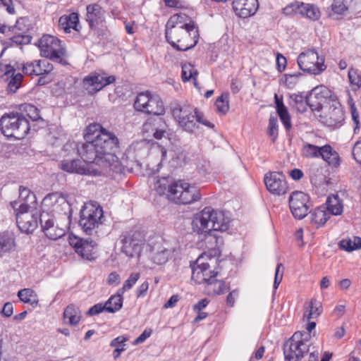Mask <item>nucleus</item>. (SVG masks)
<instances>
[{
  "label": "nucleus",
  "instance_id": "obj_4",
  "mask_svg": "<svg viewBox=\"0 0 361 361\" xmlns=\"http://www.w3.org/2000/svg\"><path fill=\"white\" fill-rule=\"evenodd\" d=\"M171 113L178 126L190 133H195L200 123L209 128H214L213 123L204 118L202 113L193 107L176 104L173 106Z\"/></svg>",
  "mask_w": 361,
  "mask_h": 361
},
{
  "label": "nucleus",
  "instance_id": "obj_42",
  "mask_svg": "<svg viewBox=\"0 0 361 361\" xmlns=\"http://www.w3.org/2000/svg\"><path fill=\"white\" fill-rule=\"evenodd\" d=\"M290 104L300 112H304L307 110V106L310 105L313 107V102L309 101V96L303 97L302 94H293L290 95Z\"/></svg>",
  "mask_w": 361,
  "mask_h": 361
},
{
  "label": "nucleus",
  "instance_id": "obj_45",
  "mask_svg": "<svg viewBox=\"0 0 361 361\" xmlns=\"http://www.w3.org/2000/svg\"><path fill=\"white\" fill-rule=\"evenodd\" d=\"M197 71L194 66L190 63H185L182 65L181 78L183 82L189 81L192 79L196 85V77Z\"/></svg>",
  "mask_w": 361,
  "mask_h": 361
},
{
  "label": "nucleus",
  "instance_id": "obj_63",
  "mask_svg": "<svg viewBox=\"0 0 361 361\" xmlns=\"http://www.w3.org/2000/svg\"><path fill=\"white\" fill-rule=\"evenodd\" d=\"M212 286H214L213 290L216 294L220 295L224 292L225 284L222 281H219L215 278Z\"/></svg>",
  "mask_w": 361,
  "mask_h": 361
},
{
  "label": "nucleus",
  "instance_id": "obj_36",
  "mask_svg": "<svg viewBox=\"0 0 361 361\" xmlns=\"http://www.w3.org/2000/svg\"><path fill=\"white\" fill-rule=\"evenodd\" d=\"M322 312V305L315 299L307 302L304 307L303 317L307 320L318 317Z\"/></svg>",
  "mask_w": 361,
  "mask_h": 361
},
{
  "label": "nucleus",
  "instance_id": "obj_7",
  "mask_svg": "<svg viewBox=\"0 0 361 361\" xmlns=\"http://www.w3.org/2000/svg\"><path fill=\"white\" fill-rule=\"evenodd\" d=\"M311 335L308 332H295L286 342L283 353L287 361H298L309 351L308 342Z\"/></svg>",
  "mask_w": 361,
  "mask_h": 361
},
{
  "label": "nucleus",
  "instance_id": "obj_8",
  "mask_svg": "<svg viewBox=\"0 0 361 361\" xmlns=\"http://www.w3.org/2000/svg\"><path fill=\"white\" fill-rule=\"evenodd\" d=\"M134 108L136 111L148 114L157 116L165 113V106L161 98L149 92L139 93L134 102Z\"/></svg>",
  "mask_w": 361,
  "mask_h": 361
},
{
  "label": "nucleus",
  "instance_id": "obj_35",
  "mask_svg": "<svg viewBox=\"0 0 361 361\" xmlns=\"http://www.w3.org/2000/svg\"><path fill=\"white\" fill-rule=\"evenodd\" d=\"M326 204V211L329 214V216H337L342 214L343 205L338 195H332L329 196Z\"/></svg>",
  "mask_w": 361,
  "mask_h": 361
},
{
  "label": "nucleus",
  "instance_id": "obj_5",
  "mask_svg": "<svg viewBox=\"0 0 361 361\" xmlns=\"http://www.w3.org/2000/svg\"><path fill=\"white\" fill-rule=\"evenodd\" d=\"M30 129L29 122L22 113L4 114L0 118V130L8 137L21 140L27 135Z\"/></svg>",
  "mask_w": 361,
  "mask_h": 361
},
{
  "label": "nucleus",
  "instance_id": "obj_21",
  "mask_svg": "<svg viewBox=\"0 0 361 361\" xmlns=\"http://www.w3.org/2000/svg\"><path fill=\"white\" fill-rule=\"evenodd\" d=\"M43 204L50 207L51 212L59 214H63L67 216L71 210V206L67 200L58 193H51L47 195L43 200Z\"/></svg>",
  "mask_w": 361,
  "mask_h": 361
},
{
  "label": "nucleus",
  "instance_id": "obj_19",
  "mask_svg": "<svg viewBox=\"0 0 361 361\" xmlns=\"http://www.w3.org/2000/svg\"><path fill=\"white\" fill-rule=\"evenodd\" d=\"M70 245L75 249V251L83 259L92 260L94 259L95 243L91 239L84 240L76 236L69 238Z\"/></svg>",
  "mask_w": 361,
  "mask_h": 361
},
{
  "label": "nucleus",
  "instance_id": "obj_61",
  "mask_svg": "<svg viewBox=\"0 0 361 361\" xmlns=\"http://www.w3.org/2000/svg\"><path fill=\"white\" fill-rule=\"evenodd\" d=\"M348 78L351 85H355L357 88L361 87V76L357 74L355 71H349Z\"/></svg>",
  "mask_w": 361,
  "mask_h": 361
},
{
  "label": "nucleus",
  "instance_id": "obj_26",
  "mask_svg": "<svg viewBox=\"0 0 361 361\" xmlns=\"http://www.w3.org/2000/svg\"><path fill=\"white\" fill-rule=\"evenodd\" d=\"M0 71L6 75H10V80L7 85V90L11 93H15L20 87L23 76L21 73H16V69L9 63H0Z\"/></svg>",
  "mask_w": 361,
  "mask_h": 361
},
{
  "label": "nucleus",
  "instance_id": "obj_25",
  "mask_svg": "<svg viewBox=\"0 0 361 361\" xmlns=\"http://www.w3.org/2000/svg\"><path fill=\"white\" fill-rule=\"evenodd\" d=\"M59 168L70 173L88 175L91 173L90 166L82 164L80 159L66 158L61 160L59 164Z\"/></svg>",
  "mask_w": 361,
  "mask_h": 361
},
{
  "label": "nucleus",
  "instance_id": "obj_64",
  "mask_svg": "<svg viewBox=\"0 0 361 361\" xmlns=\"http://www.w3.org/2000/svg\"><path fill=\"white\" fill-rule=\"evenodd\" d=\"M166 124L163 120L161 123L159 124V127L157 128V129L152 133V135L156 139H161L166 133Z\"/></svg>",
  "mask_w": 361,
  "mask_h": 361
},
{
  "label": "nucleus",
  "instance_id": "obj_1",
  "mask_svg": "<svg viewBox=\"0 0 361 361\" xmlns=\"http://www.w3.org/2000/svg\"><path fill=\"white\" fill-rule=\"evenodd\" d=\"M167 42L178 51H187L197 43L198 31L194 22L185 13L172 16L166 23Z\"/></svg>",
  "mask_w": 361,
  "mask_h": 361
},
{
  "label": "nucleus",
  "instance_id": "obj_40",
  "mask_svg": "<svg viewBox=\"0 0 361 361\" xmlns=\"http://www.w3.org/2000/svg\"><path fill=\"white\" fill-rule=\"evenodd\" d=\"M341 250L352 252L361 248V238L357 236L347 237L338 243Z\"/></svg>",
  "mask_w": 361,
  "mask_h": 361
},
{
  "label": "nucleus",
  "instance_id": "obj_53",
  "mask_svg": "<svg viewBox=\"0 0 361 361\" xmlns=\"http://www.w3.org/2000/svg\"><path fill=\"white\" fill-rule=\"evenodd\" d=\"M268 134L271 137L273 142L276 140L278 136V125L276 118L271 117L269 120Z\"/></svg>",
  "mask_w": 361,
  "mask_h": 361
},
{
  "label": "nucleus",
  "instance_id": "obj_41",
  "mask_svg": "<svg viewBox=\"0 0 361 361\" xmlns=\"http://www.w3.org/2000/svg\"><path fill=\"white\" fill-rule=\"evenodd\" d=\"M300 14L312 20L319 19L321 13L317 6L314 4L301 3Z\"/></svg>",
  "mask_w": 361,
  "mask_h": 361
},
{
  "label": "nucleus",
  "instance_id": "obj_28",
  "mask_svg": "<svg viewBox=\"0 0 361 361\" xmlns=\"http://www.w3.org/2000/svg\"><path fill=\"white\" fill-rule=\"evenodd\" d=\"M177 180L172 177H154L153 178V189L159 195H167L169 200L171 197L172 188Z\"/></svg>",
  "mask_w": 361,
  "mask_h": 361
},
{
  "label": "nucleus",
  "instance_id": "obj_32",
  "mask_svg": "<svg viewBox=\"0 0 361 361\" xmlns=\"http://www.w3.org/2000/svg\"><path fill=\"white\" fill-rule=\"evenodd\" d=\"M331 97V91L324 85H320L312 90L309 94V101L316 102L314 104L315 109L320 106L322 103L327 98Z\"/></svg>",
  "mask_w": 361,
  "mask_h": 361
},
{
  "label": "nucleus",
  "instance_id": "obj_23",
  "mask_svg": "<svg viewBox=\"0 0 361 361\" xmlns=\"http://www.w3.org/2000/svg\"><path fill=\"white\" fill-rule=\"evenodd\" d=\"M233 9L240 18H248L255 14L258 8L257 0H233Z\"/></svg>",
  "mask_w": 361,
  "mask_h": 361
},
{
  "label": "nucleus",
  "instance_id": "obj_37",
  "mask_svg": "<svg viewBox=\"0 0 361 361\" xmlns=\"http://www.w3.org/2000/svg\"><path fill=\"white\" fill-rule=\"evenodd\" d=\"M275 102L276 111L279 116L286 130H290L292 127L290 117L287 108L283 104L282 99H279L277 94H275Z\"/></svg>",
  "mask_w": 361,
  "mask_h": 361
},
{
  "label": "nucleus",
  "instance_id": "obj_43",
  "mask_svg": "<svg viewBox=\"0 0 361 361\" xmlns=\"http://www.w3.org/2000/svg\"><path fill=\"white\" fill-rule=\"evenodd\" d=\"M18 296L20 300L25 302L29 303L32 307L38 305V298L36 293L30 288H24L18 291Z\"/></svg>",
  "mask_w": 361,
  "mask_h": 361
},
{
  "label": "nucleus",
  "instance_id": "obj_2",
  "mask_svg": "<svg viewBox=\"0 0 361 361\" xmlns=\"http://www.w3.org/2000/svg\"><path fill=\"white\" fill-rule=\"evenodd\" d=\"M107 135L96 139L94 141L78 142V154L85 164L95 163L104 167H111L118 161L115 153L119 147L114 145Z\"/></svg>",
  "mask_w": 361,
  "mask_h": 361
},
{
  "label": "nucleus",
  "instance_id": "obj_10",
  "mask_svg": "<svg viewBox=\"0 0 361 361\" xmlns=\"http://www.w3.org/2000/svg\"><path fill=\"white\" fill-rule=\"evenodd\" d=\"M38 47L42 56L61 63H63V57L66 50L57 37L49 35H43L38 41Z\"/></svg>",
  "mask_w": 361,
  "mask_h": 361
},
{
  "label": "nucleus",
  "instance_id": "obj_16",
  "mask_svg": "<svg viewBox=\"0 0 361 361\" xmlns=\"http://www.w3.org/2000/svg\"><path fill=\"white\" fill-rule=\"evenodd\" d=\"M54 69L53 64L47 59H35L22 63L23 74L30 76H41L50 73Z\"/></svg>",
  "mask_w": 361,
  "mask_h": 361
},
{
  "label": "nucleus",
  "instance_id": "obj_58",
  "mask_svg": "<svg viewBox=\"0 0 361 361\" xmlns=\"http://www.w3.org/2000/svg\"><path fill=\"white\" fill-rule=\"evenodd\" d=\"M329 166L333 167H337L341 164V159L338 153L336 151H334L332 155L324 159Z\"/></svg>",
  "mask_w": 361,
  "mask_h": 361
},
{
  "label": "nucleus",
  "instance_id": "obj_57",
  "mask_svg": "<svg viewBox=\"0 0 361 361\" xmlns=\"http://www.w3.org/2000/svg\"><path fill=\"white\" fill-rule=\"evenodd\" d=\"M205 265H206V267H205V271H204V275L205 276L204 278L206 279L204 283L207 285V286H211L212 285L213 283V281L214 279L216 278V275H217V273L215 272L214 271H211L209 270V264L205 262Z\"/></svg>",
  "mask_w": 361,
  "mask_h": 361
},
{
  "label": "nucleus",
  "instance_id": "obj_38",
  "mask_svg": "<svg viewBox=\"0 0 361 361\" xmlns=\"http://www.w3.org/2000/svg\"><path fill=\"white\" fill-rule=\"evenodd\" d=\"M63 319L70 325H76L80 321V312L74 305H68L63 312Z\"/></svg>",
  "mask_w": 361,
  "mask_h": 361
},
{
  "label": "nucleus",
  "instance_id": "obj_14",
  "mask_svg": "<svg viewBox=\"0 0 361 361\" xmlns=\"http://www.w3.org/2000/svg\"><path fill=\"white\" fill-rule=\"evenodd\" d=\"M264 182L268 191L273 195H281L288 190L286 178L281 172L273 171L265 174Z\"/></svg>",
  "mask_w": 361,
  "mask_h": 361
},
{
  "label": "nucleus",
  "instance_id": "obj_27",
  "mask_svg": "<svg viewBox=\"0 0 361 361\" xmlns=\"http://www.w3.org/2000/svg\"><path fill=\"white\" fill-rule=\"evenodd\" d=\"M218 231H212L204 234V243L205 245V249L209 251V255L214 257L220 253V247L223 244L222 238L217 235ZM208 256V255H207Z\"/></svg>",
  "mask_w": 361,
  "mask_h": 361
},
{
  "label": "nucleus",
  "instance_id": "obj_24",
  "mask_svg": "<svg viewBox=\"0 0 361 361\" xmlns=\"http://www.w3.org/2000/svg\"><path fill=\"white\" fill-rule=\"evenodd\" d=\"M86 20L92 29L103 26L105 22V11L98 4L87 5L86 7Z\"/></svg>",
  "mask_w": 361,
  "mask_h": 361
},
{
  "label": "nucleus",
  "instance_id": "obj_15",
  "mask_svg": "<svg viewBox=\"0 0 361 361\" xmlns=\"http://www.w3.org/2000/svg\"><path fill=\"white\" fill-rule=\"evenodd\" d=\"M37 204V198L33 192L27 188L20 186L18 201L11 202V206L16 211L32 212Z\"/></svg>",
  "mask_w": 361,
  "mask_h": 361
},
{
  "label": "nucleus",
  "instance_id": "obj_59",
  "mask_svg": "<svg viewBox=\"0 0 361 361\" xmlns=\"http://www.w3.org/2000/svg\"><path fill=\"white\" fill-rule=\"evenodd\" d=\"M128 340L126 336H119L111 341L110 345L115 349L125 348L126 342Z\"/></svg>",
  "mask_w": 361,
  "mask_h": 361
},
{
  "label": "nucleus",
  "instance_id": "obj_12",
  "mask_svg": "<svg viewBox=\"0 0 361 361\" xmlns=\"http://www.w3.org/2000/svg\"><path fill=\"white\" fill-rule=\"evenodd\" d=\"M115 81L116 78L114 75H107L105 73L94 72L83 79V86L89 94H92Z\"/></svg>",
  "mask_w": 361,
  "mask_h": 361
},
{
  "label": "nucleus",
  "instance_id": "obj_47",
  "mask_svg": "<svg viewBox=\"0 0 361 361\" xmlns=\"http://www.w3.org/2000/svg\"><path fill=\"white\" fill-rule=\"evenodd\" d=\"M163 121L162 118H149L142 126V131L145 133L152 134Z\"/></svg>",
  "mask_w": 361,
  "mask_h": 361
},
{
  "label": "nucleus",
  "instance_id": "obj_11",
  "mask_svg": "<svg viewBox=\"0 0 361 361\" xmlns=\"http://www.w3.org/2000/svg\"><path fill=\"white\" fill-rule=\"evenodd\" d=\"M297 61L302 71L311 74L318 75L326 69L324 59L319 58L317 52L314 50L302 52Z\"/></svg>",
  "mask_w": 361,
  "mask_h": 361
},
{
  "label": "nucleus",
  "instance_id": "obj_44",
  "mask_svg": "<svg viewBox=\"0 0 361 361\" xmlns=\"http://www.w3.org/2000/svg\"><path fill=\"white\" fill-rule=\"evenodd\" d=\"M344 121V113L341 108H334L330 114L329 118V126L337 127L342 125Z\"/></svg>",
  "mask_w": 361,
  "mask_h": 361
},
{
  "label": "nucleus",
  "instance_id": "obj_30",
  "mask_svg": "<svg viewBox=\"0 0 361 361\" xmlns=\"http://www.w3.org/2000/svg\"><path fill=\"white\" fill-rule=\"evenodd\" d=\"M16 246V237L13 231L0 232V257L4 253L14 250Z\"/></svg>",
  "mask_w": 361,
  "mask_h": 361
},
{
  "label": "nucleus",
  "instance_id": "obj_39",
  "mask_svg": "<svg viewBox=\"0 0 361 361\" xmlns=\"http://www.w3.org/2000/svg\"><path fill=\"white\" fill-rule=\"evenodd\" d=\"M123 293L118 290L115 295H111L105 302L106 312L114 313L120 310L123 306Z\"/></svg>",
  "mask_w": 361,
  "mask_h": 361
},
{
  "label": "nucleus",
  "instance_id": "obj_18",
  "mask_svg": "<svg viewBox=\"0 0 361 361\" xmlns=\"http://www.w3.org/2000/svg\"><path fill=\"white\" fill-rule=\"evenodd\" d=\"M144 242L145 239L140 232H133L132 234L126 236L123 240L122 251L130 257L139 256Z\"/></svg>",
  "mask_w": 361,
  "mask_h": 361
},
{
  "label": "nucleus",
  "instance_id": "obj_34",
  "mask_svg": "<svg viewBox=\"0 0 361 361\" xmlns=\"http://www.w3.org/2000/svg\"><path fill=\"white\" fill-rule=\"evenodd\" d=\"M329 218V214L326 211L325 206L319 207L310 212V221L317 227L323 226Z\"/></svg>",
  "mask_w": 361,
  "mask_h": 361
},
{
  "label": "nucleus",
  "instance_id": "obj_33",
  "mask_svg": "<svg viewBox=\"0 0 361 361\" xmlns=\"http://www.w3.org/2000/svg\"><path fill=\"white\" fill-rule=\"evenodd\" d=\"M79 23V17L77 13H71L68 15H63L59 20V25L66 32H71V30H77V25Z\"/></svg>",
  "mask_w": 361,
  "mask_h": 361
},
{
  "label": "nucleus",
  "instance_id": "obj_62",
  "mask_svg": "<svg viewBox=\"0 0 361 361\" xmlns=\"http://www.w3.org/2000/svg\"><path fill=\"white\" fill-rule=\"evenodd\" d=\"M352 153L355 161L361 164V140L355 142Z\"/></svg>",
  "mask_w": 361,
  "mask_h": 361
},
{
  "label": "nucleus",
  "instance_id": "obj_3",
  "mask_svg": "<svg viewBox=\"0 0 361 361\" xmlns=\"http://www.w3.org/2000/svg\"><path fill=\"white\" fill-rule=\"evenodd\" d=\"M229 222V218L224 212L206 207L195 215L192 226L195 232L203 234L213 230L225 231L228 228Z\"/></svg>",
  "mask_w": 361,
  "mask_h": 361
},
{
  "label": "nucleus",
  "instance_id": "obj_56",
  "mask_svg": "<svg viewBox=\"0 0 361 361\" xmlns=\"http://www.w3.org/2000/svg\"><path fill=\"white\" fill-rule=\"evenodd\" d=\"M283 276V267L281 263H279L276 266L275 271V276L274 281V288L277 289L279 284L281 283Z\"/></svg>",
  "mask_w": 361,
  "mask_h": 361
},
{
  "label": "nucleus",
  "instance_id": "obj_52",
  "mask_svg": "<svg viewBox=\"0 0 361 361\" xmlns=\"http://www.w3.org/2000/svg\"><path fill=\"white\" fill-rule=\"evenodd\" d=\"M78 143L75 142H68L66 143L62 149L63 157L71 158V156L78 154Z\"/></svg>",
  "mask_w": 361,
  "mask_h": 361
},
{
  "label": "nucleus",
  "instance_id": "obj_31",
  "mask_svg": "<svg viewBox=\"0 0 361 361\" xmlns=\"http://www.w3.org/2000/svg\"><path fill=\"white\" fill-rule=\"evenodd\" d=\"M173 252V249L164 247L160 243H157L153 248L152 260L158 265L165 264Z\"/></svg>",
  "mask_w": 361,
  "mask_h": 361
},
{
  "label": "nucleus",
  "instance_id": "obj_46",
  "mask_svg": "<svg viewBox=\"0 0 361 361\" xmlns=\"http://www.w3.org/2000/svg\"><path fill=\"white\" fill-rule=\"evenodd\" d=\"M321 147L305 143L302 147V154L307 158H319Z\"/></svg>",
  "mask_w": 361,
  "mask_h": 361
},
{
  "label": "nucleus",
  "instance_id": "obj_9",
  "mask_svg": "<svg viewBox=\"0 0 361 361\" xmlns=\"http://www.w3.org/2000/svg\"><path fill=\"white\" fill-rule=\"evenodd\" d=\"M171 190L170 200L178 204H190L201 198L196 187L183 180H177Z\"/></svg>",
  "mask_w": 361,
  "mask_h": 361
},
{
  "label": "nucleus",
  "instance_id": "obj_48",
  "mask_svg": "<svg viewBox=\"0 0 361 361\" xmlns=\"http://www.w3.org/2000/svg\"><path fill=\"white\" fill-rule=\"evenodd\" d=\"M215 107L216 111L221 114H226L229 109L228 95V94H222L215 102Z\"/></svg>",
  "mask_w": 361,
  "mask_h": 361
},
{
  "label": "nucleus",
  "instance_id": "obj_49",
  "mask_svg": "<svg viewBox=\"0 0 361 361\" xmlns=\"http://www.w3.org/2000/svg\"><path fill=\"white\" fill-rule=\"evenodd\" d=\"M302 73L298 72L293 74H285L281 78L283 84L288 89H293L298 82Z\"/></svg>",
  "mask_w": 361,
  "mask_h": 361
},
{
  "label": "nucleus",
  "instance_id": "obj_51",
  "mask_svg": "<svg viewBox=\"0 0 361 361\" xmlns=\"http://www.w3.org/2000/svg\"><path fill=\"white\" fill-rule=\"evenodd\" d=\"M140 276V275L139 273H132L128 279L124 282L123 286L118 289L120 292L124 294L126 290L131 289L137 283Z\"/></svg>",
  "mask_w": 361,
  "mask_h": 361
},
{
  "label": "nucleus",
  "instance_id": "obj_60",
  "mask_svg": "<svg viewBox=\"0 0 361 361\" xmlns=\"http://www.w3.org/2000/svg\"><path fill=\"white\" fill-rule=\"evenodd\" d=\"M104 311H106L105 303L104 304L97 303L89 309V310L87 312V314L90 316L97 315Z\"/></svg>",
  "mask_w": 361,
  "mask_h": 361
},
{
  "label": "nucleus",
  "instance_id": "obj_20",
  "mask_svg": "<svg viewBox=\"0 0 361 361\" xmlns=\"http://www.w3.org/2000/svg\"><path fill=\"white\" fill-rule=\"evenodd\" d=\"M16 224L19 230L25 233L33 232L37 227V214L32 212L16 211Z\"/></svg>",
  "mask_w": 361,
  "mask_h": 361
},
{
  "label": "nucleus",
  "instance_id": "obj_6",
  "mask_svg": "<svg viewBox=\"0 0 361 361\" xmlns=\"http://www.w3.org/2000/svg\"><path fill=\"white\" fill-rule=\"evenodd\" d=\"M103 216V209L97 202H86L80 212L79 226L84 232L91 235L102 224Z\"/></svg>",
  "mask_w": 361,
  "mask_h": 361
},
{
  "label": "nucleus",
  "instance_id": "obj_54",
  "mask_svg": "<svg viewBox=\"0 0 361 361\" xmlns=\"http://www.w3.org/2000/svg\"><path fill=\"white\" fill-rule=\"evenodd\" d=\"M331 8L335 13H330L329 16L333 18H334L336 14L341 15L347 10V7L341 0H334L331 5Z\"/></svg>",
  "mask_w": 361,
  "mask_h": 361
},
{
  "label": "nucleus",
  "instance_id": "obj_29",
  "mask_svg": "<svg viewBox=\"0 0 361 361\" xmlns=\"http://www.w3.org/2000/svg\"><path fill=\"white\" fill-rule=\"evenodd\" d=\"M207 257V254L204 252L195 261L193 265L190 264L192 267V280L196 283L203 284L206 279L204 278V271H205V258Z\"/></svg>",
  "mask_w": 361,
  "mask_h": 361
},
{
  "label": "nucleus",
  "instance_id": "obj_22",
  "mask_svg": "<svg viewBox=\"0 0 361 361\" xmlns=\"http://www.w3.org/2000/svg\"><path fill=\"white\" fill-rule=\"evenodd\" d=\"M104 135H107L110 139L109 140L114 142V145L119 147L118 139L115 134L103 128L100 124L96 123L90 124L85 128L84 132V138L85 141L93 142L96 139L103 137Z\"/></svg>",
  "mask_w": 361,
  "mask_h": 361
},
{
  "label": "nucleus",
  "instance_id": "obj_17",
  "mask_svg": "<svg viewBox=\"0 0 361 361\" xmlns=\"http://www.w3.org/2000/svg\"><path fill=\"white\" fill-rule=\"evenodd\" d=\"M39 220L42 231L50 240H56L65 235V230L56 224L55 218L53 215L43 212L40 214Z\"/></svg>",
  "mask_w": 361,
  "mask_h": 361
},
{
  "label": "nucleus",
  "instance_id": "obj_50",
  "mask_svg": "<svg viewBox=\"0 0 361 361\" xmlns=\"http://www.w3.org/2000/svg\"><path fill=\"white\" fill-rule=\"evenodd\" d=\"M23 110L25 111L26 117H28L32 121L42 120L39 115V110L34 105L30 104H25L23 105Z\"/></svg>",
  "mask_w": 361,
  "mask_h": 361
},
{
  "label": "nucleus",
  "instance_id": "obj_13",
  "mask_svg": "<svg viewBox=\"0 0 361 361\" xmlns=\"http://www.w3.org/2000/svg\"><path fill=\"white\" fill-rule=\"evenodd\" d=\"M289 207L293 216L298 219H302L307 214L309 209V197L301 191H294L288 200Z\"/></svg>",
  "mask_w": 361,
  "mask_h": 361
},
{
  "label": "nucleus",
  "instance_id": "obj_55",
  "mask_svg": "<svg viewBox=\"0 0 361 361\" xmlns=\"http://www.w3.org/2000/svg\"><path fill=\"white\" fill-rule=\"evenodd\" d=\"M300 5L301 3L300 2L291 3L283 8V13L286 16H290L294 13L300 14Z\"/></svg>",
  "mask_w": 361,
  "mask_h": 361
}]
</instances>
